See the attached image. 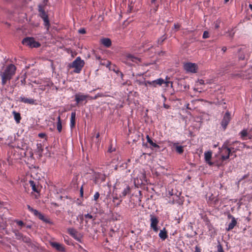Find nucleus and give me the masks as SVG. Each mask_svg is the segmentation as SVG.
<instances>
[{"label":"nucleus","mask_w":252,"mask_h":252,"mask_svg":"<svg viewBox=\"0 0 252 252\" xmlns=\"http://www.w3.org/2000/svg\"><path fill=\"white\" fill-rule=\"evenodd\" d=\"M90 95L85 94L82 93H78L74 95L75 101H76V105H78L83 102H85V103L87 102V99H89Z\"/></svg>","instance_id":"0eeeda50"},{"label":"nucleus","mask_w":252,"mask_h":252,"mask_svg":"<svg viewBox=\"0 0 252 252\" xmlns=\"http://www.w3.org/2000/svg\"><path fill=\"white\" fill-rule=\"evenodd\" d=\"M166 84V86H168L169 84H171V86H172L173 83L171 81H164V83Z\"/></svg>","instance_id":"6e6d98bb"},{"label":"nucleus","mask_w":252,"mask_h":252,"mask_svg":"<svg viewBox=\"0 0 252 252\" xmlns=\"http://www.w3.org/2000/svg\"><path fill=\"white\" fill-rule=\"evenodd\" d=\"M78 32L80 34H85L86 33V31L84 28H81L78 30Z\"/></svg>","instance_id":"a18cd8bd"},{"label":"nucleus","mask_w":252,"mask_h":252,"mask_svg":"<svg viewBox=\"0 0 252 252\" xmlns=\"http://www.w3.org/2000/svg\"><path fill=\"white\" fill-rule=\"evenodd\" d=\"M85 62L83 60H81L80 57H78L72 63L70 67L74 68V72L76 73H79L82 70V68L84 66Z\"/></svg>","instance_id":"20e7f679"},{"label":"nucleus","mask_w":252,"mask_h":252,"mask_svg":"<svg viewBox=\"0 0 252 252\" xmlns=\"http://www.w3.org/2000/svg\"><path fill=\"white\" fill-rule=\"evenodd\" d=\"M199 84H203L204 83V80H202V79H201V80H200L199 81Z\"/></svg>","instance_id":"0e129e2a"},{"label":"nucleus","mask_w":252,"mask_h":252,"mask_svg":"<svg viewBox=\"0 0 252 252\" xmlns=\"http://www.w3.org/2000/svg\"><path fill=\"white\" fill-rule=\"evenodd\" d=\"M241 134L242 137H245V136H246L247 135V134H248L247 130H243L241 132Z\"/></svg>","instance_id":"49530a36"},{"label":"nucleus","mask_w":252,"mask_h":252,"mask_svg":"<svg viewBox=\"0 0 252 252\" xmlns=\"http://www.w3.org/2000/svg\"><path fill=\"white\" fill-rule=\"evenodd\" d=\"M103 96H104V95L103 94L98 93L94 97H92L90 95V97H89V99H90V100L96 99L98 97H103Z\"/></svg>","instance_id":"7c9ffc66"},{"label":"nucleus","mask_w":252,"mask_h":252,"mask_svg":"<svg viewBox=\"0 0 252 252\" xmlns=\"http://www.w3.org/2000/svg\"><path fill=\"white\" fill-rule=\"evenodd\" d=\"M220 22L219 21H217L215 23V27L216 29H218L220 27Z\"/></svg>","instance_id":"09e8293b"},{"label":"nucleus","mask_w":252,"mask_h":252,"mask_svg":"<svg viewBox=\"0 0 252 252\" xmlns=\"http://www.w3.org/2000/svg\"><path fill=\"white\" fill-rule=\"evenodd\" d=\"M99 193L98 192H96L94 195V201H97L99 197Z\"/></svg>","instance_id":"a19ab883"},{"label":"nucleus","mask_w":252,"mask_h":252,"mask_svg":"<svg viewBox=\"0 0 252 252\" xmlns=\"http://www.w3.org/2000/svg\"><path fill=\"white\" fill-rule=\"evenodd\" d=\"M228 32H229V36L231 38H233V37L234 36V32H229V31Z\"/></svg>","instance_id":"4d7b16f0"},{"label":"nucleus","mask_w":252,"mask_h":252,"mask_svg":"<svg viewBox=\"0 0 252 252\" xmlns=\"http://www.w3.org/2000/svg\"><path fill=\"white\" fill-rule=\"evenodd\" d=\"M38 136L41 138H46V139H47L46 134L45 133H39Z\"/></svg>","instance_id":"79ce46f5"},{"label":"nucleus","mask_w":252,"mask_h":252,"mask_svg":"<svg viewBox=\"0 0 252 252\" xmlns=\"http://www.w3.org/2000/svg\"><path fill=\"white\" fill-rule=\"evenodd\" d=\"M126 58L128 61H131L132 62L135 63H138L140 62V59L136 57H135L134 56L128 54L126 56Z\"/></svg>","instance_id":"aec40b11"},{"label":"nucleus","mask_w":252,"mask_h":252,"mask_svg":"<svg viewBox=\"0 0 252 252\" xmlns=\"http://www.w3.org/2000/svg\"><path fill=\"white\" fill-rule=\"evenodd\" d=\"M146 138L147 140V142L153 147L155 148H159V146L156 143L153 142L152 139L150 138V136L149 135H147Z\"/></svg>","instance_id":"bb28decb"},{"label":"nucleus","mask_w":252,"mask_h":252,"mask_svg":"<svg viewBox=\"0 0 252 252\" xmlns=\"http://www.w3.org/2000/svg\"><path fill=\"white\" fill-rule=\"evenodd\" d=\"M101 43L106 47H109L112 44L111 40L108 38H103L101 39Z\"/></svg>","instance_id":"4be33fe9"},{"label":"nucleus","mask_w":252,"mask_h":252,"mask_svg":"<svg viewBox=\"0 0 252 252\" xmlns=\"http://www.w3.org/2000/svg\"><path fill=\"white\" fill-rule=\"evenodd\" d=\"M80 196L81 197H83V186H82V187L80 188Z\"/></svg>","instance_id":"3c124183"},{"label":"nucleus","mask_w":252,"mask_h":252,"mask_svg":"<svg viewBox=\"0 0 252 252\" xmlns=\"http://www.w3.org/2000/svg\"><path fill=\"white\" fill-rule=\"evenodd\" d=\"M57 128L59 132H61L62 130V125L60 116L57 118Z\"/></svg>","instance_id":"a878e982"},{"label":"nucleus","mask_w":252,"mask_h":252,"mask_svg":"<svg viewBox=\"0 0 252 252\" xmlns=\"http://www.w3.org/2000/svg\"><path fill=\"white\" fill-rule=\"evenodd\" d=\"M114 71L115 72H116L117 74L120 73L121 77H123L124 75H123V73L122 72H121V71H120L119 70H114Z\"/></svg>","instance_id":"5fc2aeb1"},{"label":"nucleus","mask_w":252,"mask_h":252,"mask_svg":"<svg viewBox=\"0 0 252 252\" xmlns=\"http://www.w3.org/2000/svg\"><path fill=\"white\" fill-rule=\"evenodd\" d=\"M159 237L162 240H165L168 237L167 232L165 228H163L160 231L159 233Z\"/></svg>","instance_id":"412c9836"},{"label":"nucleus","mask_w":252,"mask_h":252,"mask_svg":"<svg viewBox=\"0 0 252 252\" xmlns=\"http://www.w3.org/2000/svg\"><path fill=\"white\" fill-rule=\"evenodd\" d=\"M3 0L7 3H11V2H13L14 1H15V0Z\"/></svg>","instance_id":"052dcab7"},{"label":"nucleus","mask_w":252,"mask_h":252,"mask_svg":"<svg viewBox=\"0 0 252 252\" xmlns=\"http://www.w3.org/2000/svg\"><path fill=\"white\" fill-rule=\"evenodd\" d=\"M84 217L86 219H92L94 220L95 219L93 215L90 214H85Z\"/></svg>","instance_id":"e433bc0d"},{"label":"nucleus","mask_w":252,"mask_h":252,"mask_svg":"<svg viewBox=\"0 0 252 252\" xmlns=\"http://www.w3.org/2000/svg\"><path fill=\"white\" fill-rule=\"evenodd\" d=\"M249 6V8H250V9L252 11V4H250Z\"/></svg>","instance_id":"774afa93"},{"label":"nucleus","mask_w":252,"mask_h":252,"mask_svg":"<svg viewBox=\"0 0 252 252\" xmlns=\"http://www.w3.org/2000/svg\"><path fill=\"white\" fill-rule=\"evenodd\" d=\"M22 240L24 242H25L28 244H30L31 243V239L29 237H27L26 236H24L22 238Z\"/></svg>","instance_id":"473e14b6"},{"label":"nucleus","mask_w":252,"mask_h":252,"mask_svg":"<svg viewBox=\"0 0 252 252\" xmlns=\"http://www.w3.org/2000/svg\"><path fill=\"white\" fill-rule=\"evenodd\" d=\"M203 38L206 39L209 37V33L208 31H204L202 36Z\"/></svg>","instance_id":"58836bf2"},{"label":"nucleus","mask_w":252,"mask_h":252,"mask_svg":"<svg viewBox=\"0 0 252 252\" xmlns=\"http://www.w3.org/2000/svg\"><path fill=\"white\" fill-rule=\"evenodd\" d=\"M27 228H28V229H31L32 226L31 225H26L25 224V226Z\"/></svg>","instance_id":"e2e57ef3"},{"label":"nucleus","mask_w":252,"mask_h":252,"mask_svg":"<svg viewBox=\"0 0 252 252\" xmlns=\"http://www.w3.org/2000/svg\"><path fill=\"white\" fill-rule=\"evenodd\" d=\"M150 227L155 232H158V227L159 220L158 218L153 215H150Z\"/></svg>","instance_id":"1a4fd4ad"},{"label":"nucleus","mask_w":252,"mask_h":252,"mask_svg":"<svg viewBox=\"0 0 252 252\" xmlns=\"http://www.w3.org/2000/svg\"><path fill=\"white\" fill-rule=\"evenodd\" d=\"M228 218L231 219V221L229 223L228 226L226 228L227 231H230L234 228L237 224L235 218L230 214L228 215Z\"/></svg>","instance_id":"4468645a"},{"label":"nucleus","mask_w":252,"mask_h":252,"mask_svg":"<svg viewBox=\"0 0 252 252\" xmlns=\"http://www.w3.org/2000/svg\"><path fill=\"white\" fill-rule=\"evenodd\" d=\"M231 120L230 114L227 111L223 116V119L221 122V125L223 129H225Z\"/></svg>","instance_id":"f8f14e48"},{"label":"nucleus","mask_w":252,"mask_h":252,"mask_svg":"<svg viewBox=\"0 0 252 252\" xmlns=\"http://www.w3.org/2000/svg\"><path fill=\"white\" fill-rule=\"evenodd\" d=\"M163 107L166 109H169L170 108V106L165 103L163 104Z\"/></svg>","instance_id":"bf43d9fd"},{"label":"nucleus","mask_w":252,"mask_h":252,"mask_svg":"<svg viewBox=\"0 0 252 252\" xmlns=\"http://www.w3.org/2000/svg\"><path fill=\"white\" fill-rule=\"evenodd\" d=\"M227 50V48L225 47V46H223L221 48V50L223 52H225Z\"/></svg>","instance_id":"680f3d73"},{"label":"nucleus","mask_w":252,"mask_h":252,"mask_svg":"<svg viewBox=\"0 0 252 252\" xmlns=\"http://www.w3.org/2000/svg\"><path fill=\"white\" fill-rule=\"evenodd\" d=\"M16 67L13 64L7 65L3 71L0 72L1 78V85H5L8 81H9L15 75Z\"/></svg>","instance_id":"f257e3e1"},{"label":"nucleus","mask_w":252,"mask_h":252,"mask_svg":"<svg viewBox=\"0 0 252 252\" xmlns=\"http://www.w3.org/2000/svg\"><path fill=\"white\" fill-rule=\"evenodd\" d=\"M119 167H122L123 169H126L127 168V163L126 162H123L119 166Z\"/></svg>","instance_id":"de8ad7c7"},{"label":"nucleus","mask_w":252,"mask_h":252,"mask_svg":"<svg viewBox=\"0 0 252 252\" xmlns=\"http://www.w3.org/2000/svg\"><path fill=\"white\" fill-rule=\"evenodd\" d=\"M100 64L103 66H106L107 67H109L111 65V63L107 60H101Z\"/></svg>","instance_id":"cd10ccee"},{"label":"nucleus","mask_w":252,"mask_h":252,"mask_svg":"<svg viewBox=\"0 0 252 252\" xmlns=\"http://www.w3.org/2000/svg\"><path fill=\"white\" fill-rule=\"evenodd\" d=\"M238 144H240L238 141H235L231 144H229L228 142L226 141L223 144V149L224 148V150L227 152V155H221V159L222 161L228 159L230 155L232 156L236 152L238 149L234 147Z\"/></svg>","instance_id":"f03ea898"},{"label":"nucleus","mask_w":252,"mask_h":252,"mask_svg":"<svg viewBox=\"0 0 252 252\" xmlns=\"http://www.w3.org/2000/svg\"><path fill=\"white\" fill-rule=\"evenodd\" d=\"M14 222H16L18 226H20V229L25 226V223L22 220H14Z\"/></svg>","instance_id":"2f4dec72"},{"label":"nucleus","mask_w":252,"mask_h":252,"mask_svg":"<svg viewBox=\"0 0 252 252\" xmlns=\"http://www.w3.org/2000/svg\"><path fill=\"white\" fill-rule=\"evenodd\" d=\"M201 249L197 246H195V252H201Z\"/></svg>","instance_id":"8fccbe9b"},{"label":"nucleus","mask_w":252,"mask_h":252,"mask_svg":"<svg viewBox=\"0 0 252 252\" xmlns=\"http://www.w3.org/2000/svg\"><path fill=\"white\" fill-rule=\"evenodd\" d=\"M40 90H42V91H44L45 90V87H44V85H40L39 86V88Z\"/></svg>","instance_id":"13d9d810"},{"label":"nucleus","mask_w":252,"mask_h":252,"mask_svg":"<svg viewBox=\"0 0 252 252\" xmlns=\"http://www.w3.org/2000/svg\"><path fill=\"white\" fill-rule=\"evenodd\" d=\"M12 113L14 116V120H15L17 124L20 123V121L21 120V117L20 113L19 112H17L15 111H13L12 112Z\"/></svg>","instance_id":"5701e85b"},{"label":"nucleus","mask_w":252,"mask_h":252,"mask_svg":"<svg viewBox=\"0 0 252 252\" xmlns=\"http://www.w3.org/2000/svg\"><path fill=\"white\" fill-rule=\"evenodd\" d=\"M248 177V175H246L244 176V177H243V178H242V179H241L240 180V181H241V180H242L243 179H245V178H247Z\"/></svg>","instance_id":"338daca9"},{"label":"nucleus","mask_w":252,"mask_h":252,"mask_svg":"<svg viewBox=\"0 0 252 252\" xmlns=\"http://www.w3.org/2000/svg\"><path fill=\"white\" fill-rule=\"evenodd\" d=\"M114 151V149H112V148H109L108 150V152H109V153H111L113 151Z\"/></svg>","instance_id":"69168bd1"},{"label":"nucleus","mask_w":252,"mask_h":252,"mask_svg":"<svg viewBox=\"0 0 252 252\" xmlns=\"http://www.w3.org/2000/svg\"><path fill=\"white\" fill-rule=\"evenodd\" d=\"M94 176L96 180H100L101 181H104L105 180V175L104 174L95 173Z\"/></svg>","instance_id":"393cba45"},{"label":"nucleus","mask_w":252,"mask_h":252,"mask_svg":"<svg viewBox=\"0 0 252 252\" xmlns=\"http://www.w3.org/2000/svg\"><path fill=\"white\" fill-rule=\"evenodd\" d=\"M167 36L165 34L160 37L158 40V44H161L166 39Z\"/></svg>","instance_id":"72a5a7b5"},{"label":"nucleus","mask_w":252,"mask_h":252,"mask_svg":"<svg viewBox=\"0 0 252 252\" xmlns=\"http://www.w3.org/2000/svg\"><path fill=\"white\" fill-rule=\"evenodd\" d=\"M50 245L53 248L55 249L57 251L59 252H65V250L64 246L63 244H60L59 243L56 242H50Z\"/></svg>","instance_id":"ddd939ff"},{"label":"nucleus","mask_w":252,"mask_h":252,"mask_svg":"<svg viewBox=\"0 0 252 252\" xmlns=\"http://www.w3.org/2000/svg\"><path fill=\"white\" fill-rule=\"evenodd\" d=\"M173 148L175 151L179 154H182L184 151V146L179 145L178 142H172Z\"/></svg>","instance_id":"dca6fc26"},{"label":"nucleus","mask_w":252,"mask_h":252,"mask_svg":"<svg viewBox=\"0 0 252 252\" xmlns=\"http://www.w3.org/2000/svg\"><path fill=\"white\" fill-rule=\"evenodd\" d=\"M151 6L154 9V11L156 12L158 7V4L157 2V0H151Z\"/></svg>","instance_id":"c756f323"},{"label":"nucleus","mask_w":252,"mask_h":252,"mask_svg":"<svg viewBox=\"0 0 252 252\" xmlns=\"http://www.w3.org/2000/svg\"><path fill=\"white\" fill-rule=\"evenodd\" d=\"M220 150L221 153V155H227V152L224 150V148L223 149V145L222 146Z\"/></svg>","instance_id":"c03bdc74"},{"label":"nucleus","mask_w":252,"mask_h":252,"mask_svg":"<svg viewBox=\"0 0 252 252\" xmlns=\"http://www.w3.org/2000/svg\"><path fill=\"white\" fill-rule=\"evenodd\" d=\"M38 10L39 16L43 19L44 21V25L46 28L47 31H48L50 24L49 20L48 15L45 11L44 6L42 5H38Z\"/></svg>","instance_id":"7ed1b4c3"},{"label":"nucleus","mask_w":252,"mask_h":252,"mask_svg":"<svg viewBox=\"0 0 252 252\" xmlns=\"http://www.w3.org/2000/svg\"><path fill=\"white\" fill-rule=\"evenodd\" d=\"M184 69L187 71L191 73H196L197 70V66L194 63H187L184 65Z\"/></svg>","instance_id":"9d476101"},{"label":"nucleus","mask_w":252,"mask_h":252,"mask_svg":"<svg viewBox=\"0 0 252 252\" xmlns=\"http://www.w3.org/2000/svg\"><path fill=\"white\" fill-rule=\"evenodd\" d=\"M36 146L38 152L39 153H42L43 151V148L42 144L41 143H37Z\"/></svg>","instance_id":"f704fd0d"},{"label":"nucleus","mask_w":252,"mask_h":252,"mask_svg":"<svg viewBox=\"0 0 252 252\" xmlns=\"http://www.w3.org/2000/svg\"><path fill=\"white\" fill-rule=\"evenodd\" d=\"M181 27V25L179 24H174L173 30L175 29L176 31L179 30Z\"/></svg>","instance_id":"ea45409f"},{"label":"nucleus","mask_w":252,"mask_h":252,"mask_svg":"<svg viewBox=\"0 0 252 252\" xmlns=\"http://www.w3.org/2000/svg\"><path fill=\"white\" fill-rule=\"evenodd\" d=\"M31 187L33 191L39 193L40 191V189L38 185L34 181H30L29 182Z\"/></svg>","instance_id":"a211bd4d"},{"label":"nucleus","mask_w":252,"mask_h":252,"mask_svg":"<svg viewBox=\"0 0 252 252\" xmlns=\"http://www.w3.org/2000/svg\"><path fill=\"white\" fill-rule=\"evenodd\" d=\"M117 200H119V197L118 196H114L113 197V202L114 203H115L116 201Z\"/></svg>","instance_id":"864d4df0"},{"label":"nucleus","mask_w":252,"mask_h":252,"mask_svg":"<svg viewBox=\"0 0 252 252\" xmlns=\"http://www.w3.org/2000/svg\"><path fill=\"white\" fill-rule=\"evenodd\" d=\"M15 236H16V239L18 240L22 239L23 237V235L21 233L19 232L18 231H15Z\"/></svg>","instance_id":"c9c22d12"},{"label":"nucleus","mask_w":252,"mask_h":252,"mask_svg":"<svg viewBox=\"0 0 252 252\" xmlns=\"http://www.w3.org/2000/svg\"><path fill=\"white\" fill-rule=\"evenodd\" d=\"M164 83V81L162 78H159L153 81H145L143 84L145 86H147L148 85L153 86L156 87L158 85L161 86Z\"/></svg>","instance_id":"9b49d317"},{"label":"nucleus","mask_w":252,"mask_h":252,"mask_svg":"<svg viewBox=\"0 0 252 252\" xmlns=\"http://www.w3.org/2000/svg\"><path fill=\"white\" fill-rule=\"evenodd\" d=\"M22 44L30 48H38L40 46V43L36 41L33 37H27L22 40Z\"/></svg>","instance_id":"423d86ee"},{"label":"nucleus","mask_w":252,"mask_h":252,"mask_svg":"<svg viewBox=\"0 0 252 252\" xmlns=\"http://www.w3.org/2000/svg\"><path fill=\"white\" fill-rule=\"evenodd\" d=\"M122 202V200H119L118 202L114 203L116 207H118Z\"/></svg>","instance_id":"603ef678"},{"label":"nucleus","mask_w":252,"mask_h":252,"mask_svg":"<svg viewBox=\"0 0 252 252\" xmlns=\"http://www.w3.org/2000/svg\"><path fill=\"white\" fill-rule=\"evenodd\" d=\"M204 156L206 162L207 163L210 165H212L213 163L210 161L212 156V152L208 151L207 152H205L204 154Z\"/></svg>","instance_id":"f3484780"},{"label":"nucleus","mask_w":252,"mask_h":252,"mask_svg":"<svg viewBox=\"0 0 252 252\" xmlns=\"http://www.w3.org/2000/svg\"><path fill=\"white\" fill-rule=\"evenodd\" d=\"M27 208L30 212L32 213L35 217H37L39 220H41L43 222L48 224L53 223L50 219L45 217L42 213L38 212L36 209H33L29 205H27Z\"/></svg>","instance_id":"39448f33"},{"label":"nucleus","mask_w":252,"mask_h":252,"mask_svg":"<svg viewBox=\"0 0 252 252\" xmlns=\"http://www.w3.org/2000/svg\"><path fill=\"white\" fill-rule=\"evenodd\" d=\"M68 231L70 235H71L75 239H77L76 235H77V232L76 231V230L75 229L69 228L68 229Z\"/></svg>","instance_id":"c85d7f7f"},{"label":"nucleus","mask_w":252,"mask_h":252,"mask_svg":"<svg viewBox=\"0 0 252 252\" xmlns=\"http://www.w3.org/2000/svg\"><path fill=\"white\" fill-rule=\"evenodd\" d=\"M248 54L249 49L246 46H242L238 50L237 57L239 61L245 60Z\"/></svg>","instance_id":"6e6552de"},{"label":"nucleus","mask_w":252,"mask_h":252,"mask_svg":"<svg viewBox=\"0 0 252 252\" xmlns=\"http://www.w3.org/2000/svg\"><path fill=\"white\" fill-rule=\"evenodd\" d=\"M43 85H44V87H51V86H52L53 85V83L50 81H46L45 82H44V84Z\"/></svg>","instance_id":"4c0bfd02"},{"label":"nucleus","mask_w":252,"mask_h":252,"mask_svg":"<svg viewBox=\"0 0 252 252\" xmlns=\"http://www.w3.org/2000/svg\"><path fill=\"white\" fill-rule=\"evenodd\" d=\"M130 193V188L129 186L126 185V187L124 188L123 190L122 193L120 194L119 197H124L127 194H129Z\"/></svg>","instance_id":"6ab92c4d"},{"label":"nucleus","mask_w":252,"mask_h":252,"mask_svg":"<svg viewBox=\"0 0 252 252\" xmlns=\"http://www.w3.org/2000/svg\"><path fill=\"white\" fill-rule=\"evenodd\" d=\"M19 100L21 102L25 103L32 105L36 104L35 102L36 100L33 98H28L24 96H20Z\"/></svg>","instance_id":"2eb2a0df"},{"label":"nucleus","mask_w":252,"mask_h":252,"mask_svg":"<svg viewBox=\"0 0 252 252\" xmlns=\"http://www.w3.org/2000/svg\"><path fill=\"white\" fill-rule=\"evenodd\" d=\"M75 118H76V113L75 112H72L71 114L70 118V127L72 128L75 126Z\"/></svg>","instance_id":"b1692460"},{"label":"nucleus","mask_w":252,"mask_h":252,"mask_svg":"<svg viewBox=\"0 0 252 252\" xmlns=\"http://www.w3.org/2000/svg\"><path fill=\"white\" fill-rule=\"evenodd\" d=\"M217 250H218V252H224L222 247L220 244L218 245Z\"/></svg>","instance_id":"37998d69"}]
</instances>
